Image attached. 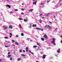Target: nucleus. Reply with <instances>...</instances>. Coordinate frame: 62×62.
I'll list each match as a JSON object with an SVG mask.
<instances>
[{"instance_id": "obj_1", "label": "nucleus", "mask_w": 62, "mask_h": 62, "mask_svg": "<svg viewBox=\"0 0 62 62\" xmlns=\"http://www.w3.org/2000/svg\"><path fill=\"white\" fill-rule=\"evenodd\" d=\"M44 38H45V39H48V37H47V35L46 34H45L44 36Z\"/></svg>"}, {"instance_id": "obj_2", "label": "nucleus", "mask_w": 62, "mask_h": 62, "mask_svg": "<svg viewBox=\"0 0 62 62\" xmlns=\"http://www.w3.org/2000/svg\"><path fill=\"white\" fill-rule=\"evenodd\" d=\"M3 28L5 29V30H6V29H7V28H8V27L6 26H3Z\"/></svg>"}, {"instance_id": "obj_3", "label": "nucleus", "mask_w": 62, "mask_h": 62, "mask_svg": "<svg viewBox=\"0 0 62 62\" xmlns=\"http://www.w3.org/2000/svg\"><path fill=\"white\" fill-rule=\"evenodd\" d=\"M53 41H52V43L53 44L54 43V41H55V39L54 38L53 39Z\"/></svg>"}, {"instance_id": "obj_4", "label": "nucleus", "mask_w": 62, "mask_h": 62, "mask_svg": "<svg viewBox=\"0 0 62 62\" xmlns=\"http://www.w3.org/2000/svg\"><path fill=\"white\" fill-rule=\"evenodd\" d=\"M25 49L26 50V51L27 52H28V47H26Z\"/></svg>"}, {"instance_id": "obj_5", "label": "nucleus", "mask_w": 62, "mask_h": 62, "mask_svg": "<svg viewBox=\"0 0 62 62\" xmlns=\"http://www.w3.org/2000/svg\"><path fill=\"white\" fill-rule=\"evenodd\" d=\"M46 56V55H43V59H45V57Z\"/></svg>"}, {"instance_id": "obj_6", "label": "nucleus", "mask_w": 62, "mask_h": 62, "mask_svg": "<svg viewBox=\"0 0 62 62\" xmlns=\"http://www.w3.org/2000/svg\"><path fill=\"white\" fill-rule=\"evenodd\" d=\"M24 22H27L28 21V19H24Z\"/></svg>"}, {"instance_id": "obj_7", "label": "nucleus", "mask_w": 62, "mask_h": 62, "mask_svg": "<svg viewBox=\"0 0 62 62\" xmlns=\"http://www.w3.org/2000/svg\"><path fill=\"white\" fill-rule=\"evenodd\" d=\"M6 6L7 7H8V8H11V7L8 4H7V5H6Z\"/></svg>"}, {"instance_id": "obj_8", "label": "nucleus", "mask_w": 62, "mask_h": 62, "mask_svg": "<svg viewBox=\"0 0 62 62\" xmlns=\"http://www.w3.org/2000/svg\"><path fill=\"white\" fill-rule=\"evenodd\" d=\"M11 55L10 54H9L8 55V56H7V57L8 58H10V57H11Z\"/></svg>"}, {"instance_id": "obj_9", "label": "nucleus", "mask_w": 62, "mask_h": 62, "mask_svg": "<svg viewBox=\"0 0 62 62\" xmlns=\"http://www.w3.org/2000/svg\"><path fill=\"white\" fill-rule=\"evenodd\" d=\"M36 3H37V1H35V2H33V4H35V5H36Z\"/></svg>"}, {"instance_id": "obj_10", "label": "nucleus", "mask_w": 62, "mask_h": 62, "mask_svg": "<svg viewBox=\"0 0 62 62\" xmlns=\"http://www.w3.org/2000/svg\"><path fill=\"white\" fill-rule=\"evenodd\" d=\"M13 27H12V26L11 25H10L9 26V28H12Z\"/></svg>"}, {"instance_id": "obj_11", "label": "nucleus", "mask_w": 62, "mask_h": 62, "mask_svg": "<svg viewBox=\"0 0 62 62\" xmlns=\"http://www.w3.org/2000/svg\"><path fill=\"white\" fill-rule=\"evenodd\" d=\"M29 52L30 53H31V54H34V53H32V52H31V51L30 50H29Z\"/></svg>"}, {"instance_id": "obj_12", "label": "nucleus", "mask_w": 62, "mask_h": 62, "mask_svg": "<svg viewBox=\"0 0 62 62\" xmlns=\"http://www.w3.org/2000/svg\"><path fill=\"white\" fill-rule=\"evenodd\" d=\"M37 46H33V48H37Z\"/></svg>"}, {"instance_id": "obj_13", "label": "nucleus", "mask_w": 62, "mask_h": 62, "mask_svg": "<svg viewBox=\"0 0 62 62\" xmlns=\"http://www.w3.org/2000/svg\"><path fill=\"white\" fill-rule=\"evenodd\" d=\"M15 44H16V45H19V44H18V42H15Z\"/></svg>"}, {"instance_id": "obj_14", "label": "nucleus", "mask_w": 62, "mask_h": 62, "mask_svg": "<svg viewBox=\"0 0 62 62\" xmlns=\"http://www.w3.org/2000/svg\"><path fill=\"white\" fill-rule=\"evenodd\" d=\"M19 26L20 27V28H22V26H21V24H19Z\"/></svg>"}, {"instance_id": "obj_15", "label": "nucleus", "mask_w": 62, "mask_h": 62, "mask_svg": "<svg viewBox=\"0 0 62 62\" xmlns=\"http://www.w3.org/2000/svg\"><path fill=\"white\" fill-rule=\"evenodd\" d=\"M33 27H36V24H33L32 25Z\"/></svg>"}, {"instance_id": "obj_16", "label": "nucleus", "mask_w": 62, "mask_h": 62, "mask_svg": "<svg viewBox=\"0 0 62 62\" xmlns=\"http://www.w3.org/2000/svg\"><path fill=\"white\" fill-rule=\"evenodd\" d=\"M33 9H32L31 10H29V11H30L31 12H32V11H33Z\"/></svg>"}, {"instance_id": "obj_17", "label": "nucleus", "mask_w": 62, "mask_h": 62, "mask_svg": "<svg viewBox=\"0 0 62 62\" xmlns=\"http://www.w3.org/2000/svg\"><path fill=\"white\" fill-rule=\"evenodd\" d=\"M36 29H37V30H40V29H41V28H36Z\"/></svg>"}, {"instance_id": "obj_18", "label": "nucleus", "mask_w": 62, "mask_h": 62, "mask_svg": "<svg viewBox=\"0 0 62 62\" xmlns=\"http://www.w3.org/2000/svg\"><path fill=\"white\" fill-rule=\"evenodd\" d=\"M21 58H20L19 59L18 58V59H17L18 61H20V60H21Z\"/></svg>"}, {"instance_id": "obj_19", "label": "nucleus", "mask_w": 62, "mask_h": 62, "mask_svg": "<svg viewBox=\"0 0 62 62\" xmlns=\"http://www.w3.org/2000/svg\"><path fill=\"white\" fill-rule=\"evenodd\" d=\"M41 40H42L43 41H44V38H41Z\"/></svg>"}, {"instance_id": "obj_20", "label": "nucleus", "mask_w": 62, "mask_h": 62, "mask_svg": "<svg viewBox=\"0 0 62 62\" xmlns=\"http://www.w3.org/2000/svg\"><path fill=\"white\" fill-rule=\"evenodd\" d=\"M21 55H22V56H25V55L23 54H22Z\"/></svg>"}, {"instance_id": "obj_21", "label": "nucleus", "mask_w": 62, "mask_h": 62, "mask_svg": "<svg viewBox=\"0 0 62 62\" xmlns=\"http://www.w3.org/2000/svg\"><path fill=\"white\" fill-rule=\"evenodd\" d=\"M50 27V26L49 25H47V26L46 27L47 28H49V27Z\"/></svg>"}, {"instance_id": "obj_22", "label": "nucleus", "mask_w": 62, "mask_h": 62, "mask_svg": "<svg viewBox=\"0 0 62 62\" xmlns=\"http://www.w3.org/2000/svg\"><path fill=\"white\" fill-rule=\"evenodd\" d=\"M49 29H52V27H51V26H50L49 27Z\"/></svg>"}, {"instance_id": "obj_23", "label": "nucleus", "mask_w": 62, "mask_h": 62, "mask_svg": "<svg viewBox=\"0 0 62 62\" xmlns=\"http://www.w3.org/2000/svg\"><path fill=\"white\" fill-rule=\"evenodd\" d=\"M4 38L5 39H8V37H5Z\"/></svg>"}, {"instance_id": "obj_24", "label": "nucleus", "mask_w": 62, "mask_h": 62, "mask_svg": "<svg viewBox=\"0 0 62 62\" xmlns=\"http://www.w3.org/2000/svg\"><path fill=\"white\" fill-rule=\"evenodd\" d=\"M21 35L22 36H23V33H22L21 34Z\"/></svg>"}, {"instance_id": "obj_25", "label": "nucleus", "mask_w": 62, "mask_h": 62, "mask_svg": "<svg viewBox=\"0 0 62 62\" xmlns=\"http://www.w3.org/2000/svg\"><path fill=\"white\" fill-rule=\"evenodd\" d=\"M57 53H60V50H57Z\"/></svg>"}, {"instance_id": "obj_26", "label": "nucleus", "mask_w": 62, "mask_h": 62, "mask_svg": "<svg viewBox=\"0 0 62 62\" xmlns=\"http://www.w3.org/2000/svg\"><path fill=\"white\" fill-rule=\"evenodd\" d=\"M45 16H46V17H48V15L47 14V15H45Z\"/></svg>"}, {"instance_id": "obj_27", "label": "nucleus", "mask_w": 62, "mask_h": 62, "mask_svg": "<svg viewBox=\"0 0 62 62\" xmlns=\"http://www.w3.org/2000/svg\"><path fill=\"white\" fill-rule=\"evenodd\" d=\"M39 22H40V23H42V21L41 20H40Z\"/></svg>"}, {"instance_id": "obj_28", "label": "nucleus", "mask_w": 62, "mask_h": 62, "mask_svg": "<svg viewBox=\"0 0 62 62\" xmlns=\"http://www.w3.org/2000/svg\"><path fill=\"white\" fill-rule=\"evenodd\" d=\"M12 41L13 42H15V40H12Z\"/></svg>"}, {"instance_id": "obj_29", "label": "nucleus", "mask_w": 62, "mask_h": 62, "mask_svg": "<svg viewBox=\"0 0 62 62\" xmlns=\"http://www.w3.org/2000/svg\"><path fill=\"white\" fill-rule=\"evenodd\" d=\"M16 38H18V37H19V36L18 35H17L16 36Z\"/></svg>"}, {"instance_id": "obj_30", "label": "nucleus", "mask_w": 62, "mask_h": 62, "mask_svg": "<svg viewBox=\"0 0 62 62\" xmlns=\"http://www.w3.org/2000/svg\"><path fill=\"white\" fill-rule=\"evenodd\" d=\"M19 20H23V19L22 18H19Z\"/></svg>"}, {"instance_id": "obj_31", "label": "nucleus", "mask_w": 62, "mask_h": 62, "mask_svg": "<svg viewBox=\"0 0 62 62\" xmlns=\"http://www.w3.org/2000/svg\"><path fill=\"white\" fill-rule=\"evenodd\" d=\"M40 30L41 31H43V30L42 29H41H41H40Z\"/></svg>"}, {"instance_id": "obj_32", "label": "nucleus", "mask_w": 62, "mask_h": 62, "mask_svg": "<svg viewBox=\"0 0 62 62\" xmlns=\"http://www.w3.org/2000/svg\"><path fill=\"white\" fill-rule=\"evenodd\" d=\"M15 11H18V10L17 9H15Z\"/></svg>"}, {"instance_id": "obj_33", "label": "nucleus", "mask_w": 62, "mask_h": 62, "mask_svg": "<svg viewBox=\"0 0 62 62\" xmlns=\"http://www.w3.org/2000/svg\"><path fill=\"white\" fill-rule=\"evenodd\" d=\"M19 52L20 53H22V50H20Z\"/></svg>"}, {"instance_id": "obj_34", "label": "nucleus", "mask_w": 62, "mask_h": 62, "mask_svg": "<svg viewBox=\"0 0 62 62\" xmlns=\"http://www.w3.org/2000/svg\"><path fill=\"white\" fill-rule=\"evenodd\" d=\"M10 54V52H9L8 53V54Z\"/></svg>"}, {"instance_id": "obj_35", "label": "nucleus", "mask_w": 62, "mask_h": 62, "mask_svg": "<svg viewBox=\"0 0 62 62\" xmlns=\"http://www.w3.org/2000/svg\"><path fill=\"white\" fill-rule=\"evenodd\" d=\"M37 45H39V46H40V47H41V46H40V45H39V44H38Z\"/></svg>"}, {"instance_id": "obj_36", "label": "nucleus", "mask_w": 62, "mask_h": 62, "mask_svg": "<svg viewBox=\"0 0 62 62\" xmlns=\"http://www.w3.org/2000/svg\"><path fill=\"white\" fill-rule=\"evenodd\" d=\"M43 5V3H41V5Z\"/></svg>"}, {"instance_id": "obj_37", "label": "nucleus", "mask_w": 62, "mask_h": 62, "mask_svg": "<svg viewBox=\"0 0 62 62\" xmlns=\"http://www.w3.org/2000/svg\"><path fill=\"white\" fill-rule=\"evenodd\" d=\"M10 35H11V36H12V34L11 33H10Z\"/></svg>"}, {"instance_id": "obj_38", "label": "nucleus", "mask_w": 62, "mask_h": 62, "mask_svg": "<svg viewBox=\"0 0 62 62\" xmlns=\"http://www.w3.org/2000/svg\"><path fill=\"white\" fill-rule=\"evenodd\" d=\"M21 10H23V11H24V9H21Z\"/></svg>"}, {"instance_id": "obj_39", "label": "nucleus", "mask_w": 62, "mask_h": 62, "mask_svg": "<svg viewBox=\"0 0 62 62\" xmlns=\"http://www.w3.org/2000/svg\"><path fill=\"white\" fill-rule=\"evenodd\" d=\"M10 59V60H12V58H11Z\"/></svg>"}, {"instance_id": "obj_40", "label": "nucleus", "mask_w": 62, "mask_h": 62, "mask_svg": "<svg viewBox=\"0 0 62 62\" xmlns=\"http://www.w3.org/2000/svg\"><path fill=\"white\" fill-rule=\"evenodd\" d=\"M23 52H24V53H25V50H23Z\"/></svg>"}, {"instance_id": "obj_41", "label": "nucleus", "mask_w": 62, "mask_h": 62, "mask_svg": "<svg viewBox=\"0 0 62 62\" xmlns=\"http://www.w3.org/2000/svg\"><path fill=\"white\" fill-rule=\"evenodd\" d=\"M47 26V25H46V26H44L43 27H46Z\"/></svg>"}, {"instance_id": "obj_42", "label": "nucleus", "mask_w": 62, "mask_h": 62, "mask_svg": "<svg viewBox=\"0 0 62 62\" xmlns=\"http://www.w3.org/2000/svg\"><path fill=\"white\" fill-rule=\"evenodd\" d=\"M10 13H13V12H12V11H11V12H10Z\"/></svg>"}, {"instance_id": "obj_43", "label": "nucleus", "mask_w": 62, "mask_h": 62, "mask_svg": "<svg viewBox=\"0 0 62 62\" xmlns=\"http://www.w3.org/2000/svg\"><path fill=\"white\" fill-rule=\"evenodd\" d=\"M2 59H0V62L2 61Z\"/></svg>"}, {"instance_id": "obj_44", "label": "nucleus", "mask_w": 62, "mask_h": 62, "mask_svg": "<svg viewBox=\"0 0 62 62\" xmlns=\"http://www.w3.org/2000/svg\"><path fill=\"white\" fill-rule=\"evenodd\" d=\"M42 19H44V18H45V17H42Z\"/></svg>"}, {"instance_id": "obj_45", "label": "nucleus", "mask_w": 62, "mask_h": 62, "mask_svg": "<svg viewBox=\"0 0 62 62\" xmlns=\"http://www.w3.org/2000/svg\"><path fill=\"white\" fill-rule=\"evenodd\" d=\"M53 44L54 45H56V44H55V43H53Z\"/></svg>"}, {"instance_id": "obj_46", "label": "nucleus", "mask_w": 62, "mask_h": 62, "mask_svg": "<svg viewBox=\"0 0 62 62\" xmlns=\"http://www.w3.org/2000/svg\"><path fill=\"white\" fill-rule=\"evenodd\" d=\"M47 14H48V15L49 14V15H50V14H51V13H48Z\"/></svg>"}, {"instance_id": "obj_47", "label": "nucleus", "mask_w": 62, "mask_h": 62, "mask_svg": "<svg viewBox=\"0 0 62 62\" xmlns=\"http://www.w3.org/2000/svg\"><path fill=\"white\" fill-rule=\"evenodd\" d=\"M42 14H40V16H42Z\"/></svg>"}, {"instance_id": "obj_48", "label": "nucleus", "mask_w": 62, "mask_h": 62, "mask_svg": "<svg viewBox=\"0 0 62 62\" xmlns=\"http://www.w3.org/2000/svg\"><path fill=\"white\" fill-rule=\"evenodd\" d=\"M5 47H8V46H5Z\"/></svg>"}, {"instance_id": "obj_49", "label": "nucleus", "mask_w": 62, "mask_h": 62, "mask_svg": "<svg viewBox=\"0 0 62 62\" xmlns=\"http://www.w3.org/2000/svg\"><path fill=\"white\" fill-rule=\"evenodd\" d=\"M57 28H57L56 29H55V31L57 29Z\"/></svg>"}, {"instance_id": "obj_50", "label": "nucleus", "mask_w": 62, "mask_h": 62, "mask_svg": "<svg viewBox=\"0 0 62 62\" xmlns=\"http://www.w3.org/2000/svg\"><path fill=\"white\" fill-rule=\"evenodd\" d=\"M21 14H22V15H23V14H24V13H21Z\"/></svg>"}, {"instance_id": "obj_51", "label": "nucleus", "mask_w": 62, "mask_h": 62, "mask_svg": "<svg viewBox=\"0 0 62 62\" xmlns=\"http://www.w3.org/2000/svg\"><path fill=\"white\" fill-rule=\"evenodd\" d=\"M12 36H11V35L10 36V38H11Z\"/></svg>"}, {"instance_id": "obj_52", "label": "nucleus", "mask_w": 62, "mask_h": 62, "mask_svg": "<svg viewBox=\"0 0 62 62\" xmlns=\"http://www.w3.org/2000/svg\"><path fill=\"white\" fill-rule=\"evenodd\" d=\"M47 3H48L49 2V1H48V0H47Z\"/></svg>"}, {"instance_id": "obj_53", "label": "nucleus", "mask_w": 62, "mask_h": 62, "mask_svg": "<svg viewBox=\"0 0 62 62\" xmlns=\"http://www.w3.org/2000/svg\"><path fill=\"white\" fill-rule=\"evenodd\" d=\"M62 5V3H60V4L59 6H60V5Z\"/></svg>"}, {"instance_id": "obj_54", "label": "nucleus", "mask_w": 62, "mask_h": 62, "mask_svg": "<svg viewBox=\"0 0 62 62\" xmlns=\"http://www.w3.org/2000/svg\"><path fill=\"white\" fill-rule=\"evenodd\" d=\"M49 23H52L51 22H50V21L49 22Z\"/></svg>"}, {"instance_id": "obj_55", "label": "nucleus", "mask_w": 62, "mask_h": 62, "mask_svg": "<svg viewBox=\"0 0 62 62\" xmlns=\"http://www.w3.org/2000/svg\"><path fill=\"white\" fill-rule=\"evenodd\" d=\"M61 43H62V40L61 41Z\"/></svg>"}, {"instance_id": "obj_56", "label": "nucleus", "mask_w": 62, "mask_h": 62, "mask_svg": "<svg viewBox=\"0 0 62 62\" xmlns=\"http://www.w3.org/2000/svg\"><path fill=\"white\" fill-rule=\"evenodd\" d=\"M36 62H39V61H36Z\"/></svg>"}, {"instance_id": "obj_57", "label": "nucleus", "mask_w": 62, "mask_h": 62, "mask_svg": "<svg viewBox=\"0 0 62 62\" xmlns=\"http://www.w3.org/2000/svg\"><path fill=\"white\" fill-rule=\"evenodd\" d=\"M54 18H55V16H54Z\"/></svg>"}, {"instance_id": "obj_58", "label": "nucleus", "mask_w": 62, "mask_h": 62, "mask_svg": "<svg viewBox=\"0 0 62 62\" xmlns=\"http://www.w3.org/2000/svg\"><path fill=\"white\" fill-rule=\"evenodd\" d=\"M38 49H40V48L39 47H38Z\"/></svg>"}, {"instance_id": "obj_59", "label": "nucleus", "mask_w": 62, "mask_h": 62, "mask_svg": "<svg viewBox=\"0 0 62 62\" xmlns=\"http://www.w3.org/2000/svg\"><path fill=\"white\" fill-rule=\"evenodd\" d=\"M22 5H23V3H22Z\"/></svg>"}, {"instance_id": "obj_60", "label": "nucleus", "mask_w": 62, "mask_h": 62, "mask_svg": "<svg viewBox=\"0 0 62 62\" xmlns=\"http://www.w3.org/2000/svg\"><path fill=\"white\" fill-rule=\"evenodd\" d=\"M61 0H60V2H61Z\"/></svg>"}, {"instance_id": "obj_61", "label": "nucleus", "mask_w": 62, "mask_h": 62, "mask_svg": "<svg viewBox=\"0 0 62 62\" xmlns=\"http://www.w3.org/2000/svg\"><path fill=\"white\" fill-rule=\"evenodd\" d=\"M13 46H15V45H13Z\"/></svg>"}, {"instance_id": "obj_62", "label": "nucleus", "mask_w": 62, "mask_h": 62, "mask_svg": "<svg viewBox=\"0 0 62 62\" xmlns=\"http://www.w3.org/2000/svg\"><path fill=\"white\" fill-rule=\"evenodd\" d=\"M61 38H62V35H61Z\"/></svg>"}, {"instance_id": "obj_63", "label": "nucleus", "mask_w": 62, "mask_h": 62, "mask_svg": "<svg viewBox=\"0 0 62 62\" xmlns=\"http://www.w3.org/2000/svg\"><path fill=\"white\" fill-rule=\"evenodd\" d=\"M59 50H60V48H59L58 49Z\"/></svg>"}, {"instance_id": "obj_64", "label": "nucleus", "mask_w": 62, "mask_h": 62, "mask_svg": "<svg viewBox=\"0 0 62 62\" xmlns=\"http://www.w3.org/2000/svg\"><path fill=\"white\" fill-rule=\"evenodd\" d=\"M33 1H35V0H32Z\"/></svg>"}]
</instances>
